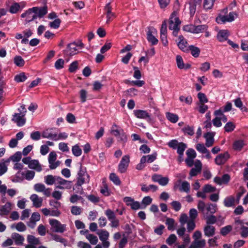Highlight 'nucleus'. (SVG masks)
Segmentation results:
<instances>
[{"mask_svg":"<svg viewBox=\"0 0 248 248\" xmlns=\"http://www.w3.org/2000/svg\"><path fill=\"white\" fill-rule=\"evenodd\" d=\"M76 186H81L85 183H89L90 181V176L87 172L86 167L80 164L79 170L78 173Z\"/></svg>","mask_w":248,"mask_h":248,"instance_id":"obj_2","label":"nucleus"},{"mask_svg":"<svg viewBox=\"0 0 248 248\" xmlns=\"http://www.w3.org/2000/svg\"><path fill=\"white\" fill-rule=\"evenodd\" d=\"M215 227L211 225H206L203 228L204 235L208 237H212L215 234Z\"/></svg>","mask_w":248,"mask_h":248,"instance_id":"obj_22","label":"nucleus"},{"mask_svg":"<svg viewBox=\"0 0 248 248\" xmlns=\"http://www.w3.org/2000/svg\"><path fill=\"white\" fill-rule=\"evenodd\" d=\"M27 241L29 244L31 245H37L40 243L39 238H36L32 235H28L27 236Z\"/></svg>","mask_w":248,"mask_h":248,"instance_id":"obj_43","label":"nucleus"},{"mask_svg":"<svg viewBox=\"0 0 248 248\" xmlns=\"http://www.w3.org/2000/svg\"><path fill=\"white\" fill-rule=\"evenodd\" d=\"M215 133L213 132H207L204 135V137L206 139L205 145L207 147L212 146L214 142Z\"/></svg>","mask_w":248,"mask_h":248,"instance_id":"obj_16","label":"nucleus"},{"mask_svg":"<svg viewBox=\"0 0 248 248\" xmlns=\"http://www.w3.org/2000/svg\"><path fill=\"white\" fill-rule=\"evenodd\" d=\"M179 221L182 226L187 223V229L189 232L193 231L196 227L195 220L189 219L186 214H182L181 215Z\"/></svg>","mask_w":248,"mask_h":248,"instance_id":"obj_5","label":"nucleus"},{"mask_svg":"<svg viewBox=\"0 0 248 248\" xmlns=\"http://www.w3.org/2000/svg\"><path fill=\"white\" fill-rule=\"evenodd\" d=\"M235 198L232 196L226 197L224 201V205L226 207H234L235 206Z\"/></svg>","mask_w":248,"mask_h":248,"instance_id":"obj_24","label":"nucleus"},{"mask_svg":"<svg viewBox=\"0 0 248 248\" xmlns=\"http://www.w3.org/2000/svg\"><path fill=\"white\" fill-rule=\"evenodd\" d=\"M215 0H203V6L204 9L209 10L212 8Z\"/></svg>","mask_w":248,"mask_h":248,"instance_id":"obj_52","label":"nucleus"},{"mask_svg":"<svg viewBox=\"0 0 248 248\" xmlns=\"http://www.w3.org/2000/svg\"><path fill=\"white\" fill-rule=\"evenodd\" d=\"M206 245V241L204 239L194 240L189 248H203Z\"/></svg>","mask_w":248,"mask_h":248,"instance_id":"obj_28","label":"nucleus"},{"mask_svg":"<svg viewBox=\"0 0 248 248\" xmlns=\"http://www.w3.org/2000/svg\"><path fill=\"white\" fill-rule=\"evenodd\" d=\"M152 198L150 196L144 197L141 201V209H144L150 205L152 202Z\"/></svg>","mask_w":248,"mask_h":248,"instance_id":"obj_44","label":"nucleus"},{"mask_svg":"<svg viewBox=\"0 0 248 248\" xmlns=\"http://www.w3.org/2000/svg\"><path fill=\"white\" fill-rule=\"evenodd\" d=\"M12 236L16 245L20 246L23 245L24 238L22 235L15 232L12 234Z\"/></svg>","mask_w":248,"mask_h":248,"instance_id":"obj_29","label":"nucleus"},{"mask_svg":"<svg viewBox=\"0 0 248 248\" xmlns=\"http://www.w3.org/2000/svg\"><path fill=\"white\" fill-rule=\"evenodd\" d=\"M129 162L130 158L129 155H125L122 157L118 165V171L121 173H124L126 172L128 167Z\"/></svg>","mask_w":248,"mask_h":248,"instance_id":"obj_8","label":"nucleus"},{"mask_svg":"<svg viewBox=\"0 0 248 248\" xmlns=\"http://www.w3.org/2000/svg\"><path fill=\"white\" fill-rule=\"evenodd\" d=\"M42 137L43 138H47L56 140L57 137L56 133H52L51 132V129H46L43 131L42 133Z\"/></svg>","mask_w":248,"mask_h":248,"instance_id":"obj_23","label":"nucleus"},{"mask_svg":"<svg viewBox=\"0 0 248 248\" xmlns=\"http://www.w3.org/2000/svg\"><path fill=\"white\" fill-rule=\"evenodd\" d=\"M229 31L227 30H222L218 31L217 34V39L220 42H222L225 41H227L228 37L229 36Z\"/></svg>","mask_w":248,"mask_h":248,"instance_id":"obj_18","label":"nucleus"},{"mask_svg":"<svg viewBox=\"0 0 248 248\" xmlns=\"http://www.w3.org/2000/svg\"><path fill=\"white\" fill-rule=\"evenodd\" d=\"M176 60L178 68L183 69L184 68V63L182 57L180 55H177Z\"/></svg>","mask_w":248,"mask_h":248,"instance_id":"obj_64","label":"nucleus"},{"mask_svg":"<svg viewBox=\"0 0 248 248\" xmlns=\"http://www.w3.org/2000/svg\"><path fill=\"white\" fill-rule=\"evenodd\" d=\"M147 39L152 45H156L158 43V40L152 34V31H148L147 33Z\"/></svg>","mask_w":248,"mask_h":248,"instance_id":"obj_35","label":"nucleus"},{"mask_svg":"<svg viewBox=\"0 0 248 248\" xmlns=\"http://www.w3.org/2000/svg\"><path fill=\"white\" fill-rule=\"evenodd\" d=\"M11 228L13 229L15 228L18 232H24L26 230V226L22 222H18L16 224H13L11 225Z\"/></svg>","mask_w":248,"mask_h":248,"instance_id":"obj_38","label":"nucleus"},{"mask_svg":"<svg viewBox=\"0 0 248 248\" xmlns=\"http://www.w3.org/2000/svg\"><path fill=\"white\" fill-rule=\"evenodd\" d=\"M187 146L186 144L183 142H179V144L177 147V153L178 155H184V152L186 149V148Z\"/></svg>","mask_w":248,"mask_h":248,"instance_id":"obj_48","label":"nucleus"},{"mask_svg":"<svg viewBox=\"0 0 248 248\" xmlns=\"http://www.w3.org/2000/svg\"><path fill=\"white\" fill-rule=\"evenodd\" d=\"M29 11V9L26 10L24 13H22L21 15L22 18H26L25 19V24L29 23L34 20L36 19V16L33 14V13H27Z\"/></svg>","mask_w":248,"mask_h":248,"instance_id":"obj_19","label":"nucleus"},{"mask_svg":"<svg viewBox=\"0 0 248 248\" xmlns=\"http://www.w3.org/2000/svg\"><path fill=\"white\" fill-rule=\"evenodd\" d=\"M217 206L216 204L209 203L207 205L205 209L206 212H205L204 215H207L208 214H213L216 212Z\"/></svg>","mask_w":248,"mask_h":248,"instance_id":"obj_40","label":"nucleus"},{"mask_svg":"<svg viewBox=\"0 0 248 248\" xmlns=\"http://www.w3.org/2000/svg\"><path fill=\"white\" fill-rule=\"evenodd\" d=\"M51 225V230L53 232L62 233L66 230V225L62 224L57 219H50L49 220Z\"/></svg>","mask_w":248,"mask_h":248,"instance_id":"obj_4","label":"nucleus"},{"mask_svg":"<svg viewBox=\"0 0 248 248\" xmlns=\"http://www.w3.org/2000/svg\"><path fill=\"white\" fill-rule=\"evenodd\" d=\"M157 154L156 153L149 155H143L141 158V162L142 163H146L147 162L148 163H151L153 162L156 158Z\"/></svg>","mask_w":248,"mask_h":248,"instance_id":"obj_25","label":"nucleus"},{"mask_svg":"<svg viewBox=\"0 0 248 248\" xmlns=\"http://www.w3.org/2000/svg\"><path fill=\"white\" fill-rule=\"evenodd\" d=\"M236 107L240 108L243 112H247L248 108L243 106V102L240 98L238 97L233 101Z\"/></svg>","mask_w":248,"mask_h":248,"instance_id":"obj_33","label":"nucleus"},{"mask_svg":"<svg viewBox=\"0 0 248 248\" xmlns=\"http://www.w3.org/2000/svg\"><path fill=\"white\" fill-rule=\"evenodd\" d=\"M230 155L228 152L217 155L215 159V163L217 165H222L230 158Z\"/></svg>","mask_w":248,"mask_h":248,"instance_id":"obj_9","label":"nucleus"},{"mask_svg":"<svg viewBox=\"0 0 248 248\" xmlns=\"http://www.w3.org/2000/svg\"><path fill=\"white\" fill-rule=\"evenodd\" d=\"M243 140H235L233 143V149L235 151H241L244 146Z\"/></svg>","mask_w":248,"mask_h":248,"instance_id":"obj_37","label":"nucleus"},{"mask_svg":"<svg viewBox=\"0 0 248 248\" xmlns=\"http://www.w3.org/2000/svg\"><path fill=\"white\" fill-rule=\"evenodd\" d=\"M105 215L109 220H111L116 218L115 213L110 209H108L105 211Z\"/></svg>","mask_w":248,"mask_h":248,"instance_id":"obj_63","label":"nucleus"},{"mask_svg":"<svg viewBox=\"0 0 248 248\" xmlns=\"http://www.w3.org/2000/svg\"><path fill=\"white\" fill-rule=\"evenodd\" d=\"M71 181L65 180L60 176L56 179L55 188L60 189H69L71 188Z\"/></svg>","mask_w":248,"mask_h":248,"instance_id":"obj_6","label":"nucleus"},{"mask_svg":"<svg viewBox=\"0 0 248 248\" xmlns=\"http://www.w3.org/2000/svg\"><path fill=\"white\" fill-rule=\"evenodd\" d=\"M73 154L76 156H79L82 154V150L77 144L73 146L72 148Z\"/></svg>","mask_w":248,"mask_h":248,"instance_id":"obj_55","label":"nucleus"},{"mask_svg":"<svg viewBox=\"0 0 248 248\" xmlns=\"http://www.w3.org/2000/svg\"><path fill=\"white\" fill-rule=\"evenodd\" d=\"M204 217L206 220V223L208 224V225L214 224L217 221V217L216 216L213 215L210 216H208V215H204Z\"/></svg>","mask_w":248,"mask_h":248,"instance_id":"obj_47","label":"nucleus"},{"mask_svg":"<svg viewBox=\"0 0 248 248\" xmlns=\"http://www.w3.org/2000/svg\"><path fill=\"white\" fill-rule=\"evenodd\" d=\"M47 6L46 4H45L42 7H33L29 8L28 12L29 14L31 13H33L35 16H36L37 19L38 17L40 18H43L47 13Z\"/></svg>","mask_w":248,"mask_h":248,"instance_id":"obj_3","label":"nucleus"},{"mask_svg":"<svg viewBox=\"0 0 248 248\" xmlns=\"http://www.w3.org/2000/svg\"><path fill=\"white\" fill-rule=\"evenodd\" d=\"M176 236L174 234H171L166 239V242L169 246H171L176 242Z\"/></svg>","mask_w":248,"mask_h":248,"instance_id":"obj_58","label":"nucleus"},{"mask_svg":"<svg viewBox=\"0 0 248 248\" xmlns=\"http://www.w3.org/2000/svg\"><path fill=\"white\" fill-rule=\"evenodd\" d=\"M14 63L19 67H22L25 64V61L20 56H16L14 59Z\"/></svg>","mask_w":248,"mask_h":248,"instance_id":"obj_49","label":"nucleus"},{"mask_svg":"<svg viewBox=\"0 0 248 248\" xmlns=\"http://www.w3.org/2000/svg\"><path fill=\"white\" fill-rule=\"evenodd\" d=\"M78 68V62L77 61L73 62L69 66L68 71L70 73H75Z\"/></svg>","mask_w":248,"mask_h":248,"instance_id":"obj_61","label":"nucleus"},{"mask_svg":"<svg viewBox=\"0 0 248 248\" xmlns=\"http://www.w3.org/2000/svg\"><path fill=\"white\" fill-rule=\"evenodd\" d=\"M11 204L7 202L5 204L0 206V215H7L11 210Z\"/></svg>","mask_w":248,"mask_h":248,"instance_id":"obj_27","label":"nucleus"},{"mask_svg":"<svg viewBox=\"0 0 248 248\" xmlns=\"http://www.w3.org/2000/svg\"><path fill=\"white\" fill-rule=\"evenodd\" d=\"M61 23V20L60 18H56L53 21L50 22L49 26L53 29H57L59 28Z\"/></svg>","mask_w":248,"mask_h":248,"instance_id":"obj_53","label":"nucleus"},{"mask_svg":"<svg viewBox=\"0 0 248 248\" xmlns=\"http://www.w3.org/2000/svg\"><path fill=\"white\" fill-rule=\"evenodd\" d=\"M25 116L21 115V114L15 113L12 118V121L16 123L18 126L24 125L26 123V119Z\"/></svg>","mask_w":248,"mask_h":248,"instance_id":"obj_15","label":"nucleus"},{"mask_svg":"<svg viewBox=\"0 0 248 248\" xmlns=\"http://www.w3.org/2000/svg\"><path fill=\"white\" fill-rule=\"evenodd\" d=\"M181 21L178 16V13L176 11H173L170 15L169 19V29L173 31L172 34L174 36H177L180 31V25Z\"/></svg>","mask_w":248,"mask_h":248,"instance_id":"obj_1","label":"nucleus"},{"mask_svg":"<svg viewBox=\"0 0 248 248\" xmlns=\"http://www.w3.org/2000/svg\"><path fill=\"white\" fill-rule=\"evenodd\" d=\"M28 167L29 168L36 170L38 171H40L42 170L41 166L37 160H31Z\"/></svg>","mask_w":248,"mask_h":248,"instance_id":"obj_30","label":"nucleus"},{"mask_svg":"<svg viewBox=\"0 0 248 248\" xmlns=\"http://www.w3.org/2000/svg\"><path fill=\"white\" fill-rule=\"evenodd\" d=\"M27 79L25 73L22 72L16 75L14 78L15 80L17 82H24Z\"/></svg>","mask_w":248,"mask_h":248,"instance_id":"obj_50","label":"nucleus"},{"mask_svg":"<svg viewBox=\"0 0 248 248\" xmlns=\"http://www.w3.org/2000/svg\"><path fill=\"white\" fill-rule=\"evenodd\" d=\"M118 126L116 124H113L111 130V133L113 134L115 137H118L121 133V131L124 130L122 128L119 127V129H115L114 128L118 127Z\"/></svg>","mask_w":248,"mask_h":248,"instance_id":"obj_54","label":"nucleus"},{"mask_svg":"<svg viewBox=\"0 0 248 248\" xmlns=\"http://www.w3.org/2000/svg\"><path fill=\"white\" fill-rule=\"evenodd\" d=\"M177 46L180 49L185 53H188V43L186 39L182 35L178 37V41L177 42Z\"/></svg>","mask_w":248,"mask_h":248,"instance_id":"obj_11","label":"nucleus"},{"mask_svg":"<svg viewBox=\"0 0 248 248\" xmlns=\"http://www.w3.org/2000/svg\"><path fill=\"white\" fill-rule=\"evenodd\" d=\"M235 127V125L232 122H229L226 123L224 128L225 132H230L232 131Z\"/></svg>","mask_w":248,"mask_h":248,"instance_id":"obj_60","label":"nucleus"},{"mask_svg":"<svg viewBox=\"0 0 248 248\" xmlns=\"http://www.w3.org/2000/svg\"><path fill=\"white\" fill-rule=\"evenodd\" d=\"M25 6V2L19 3L15 2L10 6L9 11L11 14H16Z\"/></svg>","mask_w":248,"mask_h":248,"instance_id":"obj_14","label":"nucleus"},{"mask_svg":"<svg viewBox=\"0 0 248 248\" xmlns=\"http://www.w3.org/2000/svg\"><path fill=\"white\" fill-rule=\"evenodd\" d=\"M30 199L32 202L33 206L36 208H39L42 206L43 199L42 198H39L37 195L32 194L30 197Z\"/></svg>","mask_w":248,"mask_h":248,"instance_id":"obj_20","label":"nucleus"},{"mask_svg":"<svg viewBox=\"0 0 248 248\" xmlns=\"http://www.w3.org/2000/svg\"><path fill=\"white\" fill-rule=\"evenodd\" d=\"M105 10L106 11L107 21L106 23L109 24L113 19L115 17V15L114 13L112 12V7L110 3L109 2L107 3L105 7Z\"/></svg>","mask_w":248,"mask_h":248,"instance_id":"obj_13","label":"nucleus"},{"mask_svg":"<svg viewBox=\"0 0 248 248\" xmlns=\"http://www.w3.org/2000/svg\"><path fill=\"white\" fill-rule=\"evenodd\" d=\"M97 234L99 236V239L101 241L108 240L109 237V232L105 230H99Z\"/></svg>","mask_w":248,"mask_h":248,"instance_id":"obj_39","label":"nucleus"},{"mask_svg":"<svg viewBox=\"0 0 248 248\" xmlns=\"http://www.w3.org/2000/svg\"><path fill=\"white\" fill-rule=\"evenodd\" d=\"M182 131L185 135L193 136L194 134V127L187 125L182 129Z\"/></svg>","mask_w":248,"mask_h":248,"instance_id":"obj_41","label":"nucleus"},{"mask_svg":"<svg viewBox=\"0 0 248 248\" xmlns=\"http://www.w3.org/2000/svg\"><path fill=\"white\" fill-rule=\"evenodd\" d=\"M166 117L167 119L172 123H176L179 120L178 115L169 112L166 113Z\"/></svg>","mask_w":248,"mask_h":248,"instance_id":"obj_32","label":"nucleus"},{"mask_svg":"<svg viewBox=\"0 0 248 248\" xmlns=\"http://www.w3.org/2000/svg\"><path fill=\"white\" fill-rule=\"evenodd\" d=\"M21 174L22 175H25V179L26 180L30 181L34 178L35 175V172L32 170H28L25 173L22 172Z\"/></svg>","mask_w":248,"mask_h":248,"instance_id":"obj_57","label":"nucleus"},{"mask_svg":"<svg viewBox=\"0 0 248 248\" xmlns=\"http://www.w3.org/2000/svg\"><path fill=\"white\" fill-rule=\"evenodd\" d=\"M77 47L75 42L70 43L68 45L65 52L67 55L73 56L77 53Z\"/></svg>","mask_w":248,"mask_h":248,"instance_id":"obj_21","label":"nucleus"},{"mask_svg":"<svg viewBox=\"0 0 248 248\" xmlns=\"http://www.w3.org/2000/svg\"><path fill=\"white\" fill-rule=\"evenodd\" d=\"M21 157V153L20 152H17L14 155L11 156L10 158L5 160V162L8 163L10 162V160H12L13 162H18L20 160Z\"/></svg>","mask_w":248,"mask_h":248,"instance_id":"obj_36","label":"nucleus"},{"mask_svg":"<svg viewBox=\"0 0 248 248\" xmlns=\"http://www.w3.org/2000/svg\"><path fill=\"white\" fill-rule=\"evenodd\" d=\"M237 16V14L234 12H230L226 16H221L216 18V21L218 24L225 23L226 22H232Z\"/></svg>","mask_w":248,"mask_h":248,"instance_id":"obj_7","label":"nucleus"},{"mask_svg":"<svg viewBox=\"0 0 248 248\" xmlns=\"http://www.w3.org/2000/svg\"><path fill=\"white\" fill-rule=\"evenodd\" d=\"M134 115L138 118L146 119L150 118V114L146 110L136 109L134 110Z\"/></svg>","mask_w":248,"mask_h":248,"instance_id":"obj_17","label":"nucleus"},{"mask_svg":"<svg viewBox=\"0 0 248 248\" xmlns=\"http://www.w3.org/2000/svg\"><path fill=\"white\" fill-rule=\"evenodd\" d=\"M232 227L231 225L226 226L220 229V233L222 236H226L232 231Z\"/></svg>","mask_w":248,"mask_h":248,"instance_id":"obj_51","label":"nucleus"},{"mask_svg":"<svg viewBox=\"0 0 248 248\" xmlns=\"http://www.w3.org/2000/svg\"><path fill=\"white\" fill-rule=\"evenodd\" d=\"M82 211V208L77 206H73L71 209V212L74 215H80Z\"/></svg>","mask_w":248,"mask_h":248,"instance_id":"obj_62","label":"nucleus"},{"mask_svg":"<svg viewBox=\"0 0 248 248\" xmlns=\"http://www.w3.org/2000/svg\"><path fill=\"white\" fill-rule=\"evenodd\" d=\"M178 184L175 183L174 185V189L176 190L177 188H179V191L181 192H185L186 193H189L190 191V184L189 183L186 181H183L182 182L181 186H179V184L181 183V180H179L178 181Z\"/></svg>","mask_w":248,"mask_h":248,"instance_id":"obj_10","label":"nucleus"},{"mask_svg":"<svg viewBox=\"0 0 248 248\" xmlns=\"http://www.w3.org/2000/svg\"><path fill=\"white\" fill-rule=\"evenodd\" d=\"M208 29V26L204 25H200L198 26L195 25V33L198 34L206 31Z\"/></svg>","mask_w":248,"mask_h":248,"instance_id":"obj_46","label":"nucleus"},{"mask_svg":"<svg viewBox=\"0 0 248 248\" xmlns=\"http://www.w3.org/2000/svg\"><path fill=\"white\" fill-rule=\"evenodd\" d=\"M86 238L92 245H96L98 242V238L97 236L93 234L90 233L88 234V236H86Z\"/></svg>","mask_w":248,"mask_h":248,"instance_id":"obj_59","label":"nucleus"},{"mask_svg":"<svg viewBox=\"0 0 248 248\" xmlns=\"http://www.w3.org/2000/svg\"><path fill=\"white\" fill-rule=\"evenodd\" d=\"M188 53H190L193 57L194 58H198L200 54V49L195 46L190 45L188 47Z\"/></svg>","mask_w":248,"mask_h":248,"instance_id":"obj_26","label":"nucleus"},{"mask_svg":"<svg viewBox=\"0 0 248 248\" xmlns=\"http://www.w3.org/2000/svg\"><path fill=\"white\" fill-rule=\"evenodd\" d=\"M109 179L115 185L119 186L121 184V181L119 177L115 173H111L109 175Z\"/></svg>","mask_w":248,"mask_h":248,"instance_id":"obj_42","label":"nucleus"},{"mask_svg":"<svg viewBox=\"0 0 248 248\" xmlns=\"http://www.w3.org/2000/svg\"><path fill=\"white\" fill-rule=\"evenodd\" d=\"M57 177L58 176L47 175L44 177L45 182L48 185H56Z\"/></svg>","mask_w":248,"mask_h":248,"instance_id":"obj_31","label":"nucleus"},{"mask_svg":"<svg viewBox=\"0 0 248 248\" xmlns=\"http://www.w3.org/2000/svg\"><path fill=\"white\" fill-rule=\"evenodd\" d=\"M183 30L185 31L194 34L195 33V25L193 24H191L186 25L183 26Z\"/></svg>","mask_w":248,"mask_h":248,"instance_id":"obj_56","label":"nucleus"},{"mask_svg":"<svg viewBox=\"0 0 248 248\" xmlns=\"http://www.w3.org/2000/svg\"><path fill=\"white\" fill-rule=\"evenodd\" d=\"M195 168L191 169L189 172L190 177L195 176L201 172L202 169V164L200 160H196L194 163Z\"/></svg>","mask_w":248,"mask_h":248,"instance_id":"obj_12","label":"nucleus"},{"mask_svg":"<svg viewBox=\"0 0 248 248\" xmlns=\"http://www.w3.org/2000/svg\"><path fill=\"white\" fill-rule=\"evenodd\" d=\"M175 220L171 218H167L166 220V224L168 226V229L169 231H173L175 229Z\"/></svg>","mask_w":248,"mask_h":248,"instance_id":"obj_45","label":"nucleus"},{"mask_svg":"<svg viewBox=\"0 0 248 248\" xmlns=\"http://www.w3.org/2000/svg\"><path fill=\"white\" fill-rule=\"evenodd\" d=\"M141 186V191L146 193L148 192L150 190L155 192L158 189V187L154 185H150L149 186H147L146 185L143 184Z\"/></svg>","mask_w":248,"mask_h":248,"instance_id":"obj_34","label":"nucleus"}]
</instances>
